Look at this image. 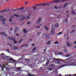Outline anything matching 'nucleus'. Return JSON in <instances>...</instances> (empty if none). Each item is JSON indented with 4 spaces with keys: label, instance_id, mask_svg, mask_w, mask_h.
Returning <instances> with one entry per match:
<instances>
[{
    "label": "nucleus",
    "instance_id": "nucleus-43",
    "mask_svg": "<svg viewBox=\"0 0 76 76\" xmlns=\"http://www.w3.org/2000/svg\"><path fill=\"white\" fill-rule=\"evenodd\" d=\"M2 35H5V33L4 32H2Z\"/></svg>",
    "mask_w": 76,
    "mask_h": 76
},
{
    "label": "nucleus",
    "instance_id": "nucleus-22",
    "mask_svg": "<svg viewBox=\"0 0 76 76\" xmlns=\"http://www.w3.org/2000/svg\"><path fill=\"white\" fill-rule=\"evenodd\" d=\"M30 16H31V15H29L27 17V18H26V20L29 19V18L30 17Z\"/></svg>",
    "mask_w": 76,
    "mask_h": 76
},
{
    "label": "nucleus",
    "instance_id": "nucleus-55",
    "mask_svg": "<svg viewBox=\"0 0 76 76\" xmlns=\"http://www.w3.org/2000/svg\"><path fill=\"white\" fill-rule=\"evenodd\" d=\"M12 19H10L9 20V21H10V22H12Z\"/></svg>",
    "mask_w": 76,
    "mask_h": 76
},
{
    "label": "nucleus",
    "instance_id": "nucleus-37",
    "mask_svg": "<svg viewBox=\"0 0 76 76\" xmlns=\"http://www.w3.org/2000/svg\"><path fill=\"white\" fill-rule=\"evenodd\" d=\"M14 44H17L18 42L16 40H15L14 41Z\"/></svg>",
    "mask_w": 76,
    "mask_h": 76
},
{
    "label": "nucleus",
    "instance_id": "nucleus-44",
    "mask_svg": "<svg viewBox=\"0 0 76 76\" xmlns=\"http://www.w3.org/2000/svg\"><path fill=\"white\" fill-rule=\"evenodd\" d=\"M36 28H40V26H37V27H36Z\"/></svg>",
    "mask_w": 76,
    "mask_h": 76
},
{
    "label": "nucleus",
    "instance_id": "nucleus-29",
    "mask_svg": "<svg viewBox=\"0 0 76 76\" xmlns=\"http://www.w3.org/2000/svg\"><path fill=\"white\" fill-rule=\"evenodd\" d=\"M64 52H65V53H67V50H66V48H64Z\"/></svg>",
    "mask_w": 76,
    "mask_h": 76
},
{
    "label": "nucleus",
    "instance_id": "nucleus-50",
    "mask_svg": "<svg viewBox=\"0 0 76 76\" xmlns=\"http://www.w3.org/2000/svg\"><path fill=\"white\" fill-rule=\"evenodd\" d=\"M11 18H12V19H13V18H14V16L12 15L11 16Z\"/></svg>",
    "mask_w": 76,
    "mask_h": 76
},
{
    "label": "nucleus",
    "instance_id": "nucleus-25",
    "mask_svg": "<svg viewBox=\"0 0 76 76\" xmlns=\"http://www.w3.org/2000/svg\"><path fill=\"white\" fill-rule=\"evenodd\" d=\"M10 39L11 40H13V41H15V39H14V37H12Z\"/></svg>",
    "mask_w": 76,
    "mask_h": 76
},
{
    "label": "nucleus",
    "instance_id": "nucleus-64",
    "mask_svg": "<svg viewBox=\"0 0 76 76\" xmlns=\"http://www.w3.org/2000/svg\"><path fill=\"white\" fill-rule=\"evenodd\" d=\"M74 44H76V41H75L74 42Z\"/></svg>",
    "mask_w": 76,
    "mask_h": 76
},
{
    "label": "nucleus",
    "instance_id": "nucleus-56",
    "mask_svg": "<svg viewBox=\"0 0 76 76\" xmlns=\"http://www.w3.org/2000/svg\"><path fill=\"white\" fill-rule=\"evenodd\" d=\"M10 30L11 31H12V30H13V28H10Z\"/></svg>",
    "mask_w": 76,
    "mask_h": 76
},
{
    "label": "nucleus",
    "instance_id": "nucleus-31",
    "mask_svg": "<svg viewBox=\"0 0 76 76\" xmlns=\"http://www.w3.org/2000/svg\"><path fill=\"white\" fill-rule=\"evenodd\" d=\"M28 75L29 76H34V75L32 74H28L27 75L28 76Z\"/></svg>",
    "mask_w": 76,
    "mask_h": 76
},
{
    "label": "nucleus",
    "instance_id": "nucleus-27",
    "mask_svg": "<svg viewBox=\"0 0 76 76\" xmlns=\"http://www.w3.org/2000/svg\"><path fill=\"white\" fill-rule=\"evenodd\" d=\"M53 31H54V29L53 28H52L51 29V32H53Z\"/></svg>",
    "mask_w": 76,
    "mask_h": 76
},
{
    "label": "nucleus",
    "instance_id": "nucleus-47",
    "mask_svg": "<svg viewBox=\"0 0 76 76\" xmlns=\"http://www.w3.org/2000/svg\"><path fill=\"white\" fill-rule=\"evenodd\" d=\"M60 34H62V32H60V33H58V35H60Z\"/></svg>",
    "mask_w": 76,
    "mask_h": 76
},
{
    "label": "nucleus",
    "instance_id": "nucleus-4",
    "mask_svg": "<svg viewBox=\"0 0 76 76\" xmlns=\"http://www.w3.org/2000/svg\"><path fill=\"white\" fill-rule=\"evenodd\" d=\"M15 30H14V33L15 34L16 33V32H18V28L17 27H15L14 28Z\"/></svg>",
    "mask_w": 76,
    "mask_h": 76
},
{
    "label": "nucleus",
    "instance_id": "nucleus-20",
    "mask_svg": "<svg viewBox=\"0 0 76 76\" xmlns=\"http://www.w3.org/2000/svg\"><path fill=\"white\" fill-rule=\"evenodd\" d=\"M41 17H40L38 20V21L39 22H40L41 21Z\"/></svg>",
    "mask_w": 76,
    "mask_h": 76
},
{
    "label": "nucleus",
    "instance_id": "nucleus-40",
    "mask_svg": "<svg viewBox=\"0 0 76 76\" xmlns=\"http://www.w3.org/2000/svg\"><path fill=\"white\" fill-rule=\"evenodd\" d=\"M46 5H47V4H42V6H46Z\"/></svg>",
    "mask_w": 76,
    "mask_h": 76
},
{
    "label": "nucleus",
    "instance_id": "nucleus-51",
    "mask_svg": "<svg viewBox=\"0 0 76 76\" xmlns=\"http://www.w3.org/2000/svg\"><path fill=\"white\" fill-rule=\"evenodd\" d=\"M11 50H13V48L12 46H11Z\"/></svg>",
    "mask_w": 76,
    "mask_h": 76
},
{
    "label": "nucleus",
    "instance_id": "nucleus-35",
    "mask_svg": "<svg viewBox=\"0 0 76 76\" xmlns=\"http://www.w3.org/2000/svg\"><path fill=\"white\" fill-rule=\"evenodd\" d=\"M51 33L52 34H53V35H54V34H55V32H54V31H52Z\"/></svg>",
    "mask_w": 76,
    "mask_h": 76
},
{
    "label": "nucleus",
    "instance_id": "nucleus-17",
    "mask_svg": "<svg viewBox=\"0 0 76 76\" xmlns=\"http://www.w3.org/2000/svg\"><path fill=\"white\" fill-rule=\"evenodd\" d=\"M58 24H56L55 25V28H58Z\"/></svg>",
    "mask_w": 76,
    "mask_h": 76
},
{
    "label": "nucleus",
    "instance_id": "nucleus-58",
    "mask_svg": "<svg viewBox=\"0 0 76 76\" xmlns=\"http://www.w3.org/2000/svg\"><path fill=\"white\" fill-rule=\"evenodd\" d=\"M33 9H36V7H33Z\"/></svg>",
    "mask_w": 76,
    "mask_h": 76
},
{
    "label": "nucleus",
    "instance_id": "nucleus-12",
    "mask_svg": "<svg viewBox=\"0 0 76 76\" xmlns=\"http://www.w3.org/2000/svg\"><path fill=\"white\" fill-rule=\"evenodd\" d=\"M50 68H51L52 67H54V65H50Z\"/></svg>",
    "mask_w": 76,
    "mask_h": 76
},
{
    "label": "nucleus",
    "instance_id": "nucleus-13",
    "mask_svg": "<svg viewBox=\"0 0 76 76\" xmlns=\"http://www.w3.org/2000/svg\"><path fill=\"white\" fill-rule=\"evenodd\" d=\"M58 54L59 55H63V53H62V52H59L58 53Z\"/></svg>",
    "mask_w": 76,
    "mask_h": 76
},
{
    "label": "nucleus",
    "instance_id": "nucleus-36",
    "mask_svg": "<svg viewBox=\"0 0 76 76\" xmlns=\"http://www.w3.org/2000/svg\"><path fill=\"white\" fill-rule=\"evenodd\" d=\"M41 34V33L40 32H38L37 33V35L39 36L40 35V34Z\"/></svg>",
    "mask_w": 76,
    "mask_h": 76
},
{
    "label": "nucleus",
    "instance_id": "nucleus-49",
    "mask_svg": "<svg viewBox=\"0 0 76 76\" xmlns=\"http://www.w3.org/2000/svg\"><path fill=\"white\" fill-rule=\"evenodd\" d=\"M40 22L39 21H37V24H38Z\"/></svg>",
    "mask_w": 76,
    "mask_h": 76
},
{
    "label": "nucleus",
    "instance_id": "nucleus-42",
    "mask_svg": "<svg viewBox=\"0 0 76 76\" xmlns=\"http://www.w3.org/2000/svg\"><path fill=\"white\" fill-rule=\"evenodd\" d=\"M5 50L7 51L8 53H9V50L8 49H7Z\"/></svg>",
    "mask_w": 76,
    "mask_h": 76
},
{
    "label": "nucleus",
    "instance_id": "nucleus-11",
    "mask_svg": "<svg viewBox=\"0 0 76 76\" xmlns=\"http://www.w3.org/2000/svg\"><path fill=\"white\" fill-rule=\"evenodd\" d=\"M6 20V19H2L1 20V22H4V21H5Z\"/></svg>",
    "mask_w": 76,
    "mask_h": 76
},
{
    "label": "nucleus",
    "instance_id": "nucleus-18",
    "mask_svg": "<svg viewBox=\"0 0 76 76\" xmlns=\"http://www.w3.org/2000/svg\"><path fill=\"white\" fill-rule=\"evenodd\" d=\"M70 54H66V57H70Z\"/></svg>",
    "mask_w": 76,
    "mask_h": 76
},
{
    "label": "nucleus",
    "instance_id": "nucleus-5",
    "mask_svg": "<svg viewBox=\"0 0 76 76\" xmlns=\"http://www.w3.org/2000/svg\"><path fill=\"white\" fill-rule=\"evenodd\" d=\"M56 64H61V62L59 61H56Z\"/></svg>",
    "mask_w": 76,
    "mask_h": 76
},
{
    "label": "nucleus",
    "instance_id": "nucleus-54",
    "mask_svg": "<svg viewBox=\"0 0 76 76\" xmlns=\"http://www.w3.org/2000/svg\"><path fill=\"white\" fill-rule=\"evenodd\" d=\"M0 67H1V68H2V67H3V66L1 65H0Z\"/></svg>",
    "mask_w": 76,
    "mask_h": 76
},
{
    "label": "nucleus",
    "instance_id": "nucleus-52",
    "mask_svg": "<svg viewBox=\"0 0 76 76\" xmlns=\"http://www.w3.org/2000/svg\"><path fill=\"white\" fill-rule=\"evenodd\" d=\"M24 46H25V47H27V46H28V45L27 44L24 45Z\"/></svg>",
    "mask_w": 76,
    "mask_h": 76
},
{
    "label": "nucleus",
    "instance_id": "nucleus-30",
    "mask_svg": "<svg viewBox=\"0 0 76 76\" xmlns=\"http://www.w3.org/2000/svg\"><path fill=\"white\" fill-rule=\"evenodd\" d=\"M16 69H18V70H20V67H17Z\"/></svg>",
    "mask_w": 76,
    "mask_h": 76
},
{
    "label": "nucleus",
    "instance_id": "nucleus-14",
    "mask_svg": "<svg viewBox=\"0 0 76 76\" xmlns=\"http://www.w3.org/2000/svg\"><path fill=\"white\" fill-rule=\"evenodd\" d=\"M45 28L46 31H48V27H47V26H45Z\"/></svg>",
    "mask_w": 76,
    "mask_h": 76
},
{
    "label": "nucleus",
    "instance_id": "nucleus-7",
    "mask_svg": "<svg viewBox=\"0 0 76 76\" xmlns=\"http://www.w3.org/2000/svg\"><path fill=\"white\" fill-rule=\"evenodd\" d=\"M66 45H67L68 46V47H70L71 45V44H70V43H69V42H67L66 43Z\"/></svg>",
    "mask_w": 76,
    "mask_h": 76
},
{
    "label": "nucleus",
    "instance_id": "nucleus-28",
    "mask_svg": "<svg viewBox=\"0 0 76 76\" xmlns=\"http://www.w3.org/2000/svg\"><path fill=\"white\" fill-rule=\"evenodd\" d=\"M67 5V3H66L64 4V7H66Z\"/></svg>",
    "mask_w": 76,
    "mask_h": 76
},
{
    "label": "nucleus",
    "instance_id": "nucleus-63",
    "mask_svg": "<svg viewBox=\"0 0 76 76\" xmlns=\"http://www.w3.org/2000/svg\"><path fill=\"white\" fill-rule=\"evenodd\" d=\"M74 12H75V11H74V10L72 11V13H73Z\"/></svg>",
    "mask_w": 76,
    "mask_h": 76
},
{
    "label": "nucleus",
    "instance_id": "nucleus-16",
    "mask_svg": "<svg viewBox=\"0 0 76 76\" xmlns=\"http://www.w3.org/2000/svg\"><path fill=\"white\" fill-rule=\"evenodd\" d=\"M49 62H50V61L48 60H47V63L46 64V65H48Z\"/></svg>",
    "mask_w": 76,
    "mask_h": 76
},
{
    "label": "nucleus",
    "instance_id": "nucleus-23",
    "mask_svg": "<svg viewBox=\"0 0 76 76\" xmlns=\"http://www.w3.org/2000/svg\"><path fill=\"white\" fill-rule=\"evenodd\" d=\"M36 49H37V48H35L33 49V50H32V52H33V51H35Z\"/></svg>",
    "mask_w": 76,
    "mask_h": 76
},
{
    "label": "nucleus",
    "instance_id": "nucleus-19",
    "mask_svg": "<svg viewBox=\"0 0 76 76\" xmlns=\"http://www.w3.org/2000/svg\"><path fill=\"white\" fill-rule=\"evenodd\" d=\"M22 41H23V39H21L20 41H18L19 44H20V43L21 42H22Z\"/></svg>",
    "mask_w": 76,
    "mask_h": 76
},
{
    "label": "nucleus",
    "instance_id": "nucleus-53",
    "mask_svg": "<svg viewBox=\"0 0 76 76\" xmlns=\"http://www.w3.org/2000/svg\"><path fill=\"white\" fill-rule=\"evenodd\" d=\"M5 57H4V56H3V60H4V59H5Z\"/></svg>",
    "mask_w": 76,
    "mask_h": 76
},
{
    "label": "nucleus",
    "instance_id": "nucleus-21",
    "mask_svg": "<svg viewBox=\"0 0 76 76\" xmlns=\"http://www.w3.org/2000/svg\"><path fill=\"white\" fill-rule=\"evenodd\" d=\"M56 60H60V61H63V60H62L61 59L57 58L56 59Z\"/></svg>",
    "mask_w": 76,
    "mask_h": 76
},
{
    "label": "nucleus",
    "instance_id": "nucleus-32",
    "mask_svg": "<svg viewBox=\"0 0 76 76\" xmlns=\"http://www.w3.org/2000/svg\"><path fill=\"white\" fill-rule=\"evenodd\" d=\"M75 30H74L72 31H71L70 32L71 34H72V33H73V32H75Z\"/></svg>",
    "mask_w": 76,
    "mask_h": 76
},
{
    "label": "nucleus",
    "instance_id": "nucleus-3",
    "mask_svg": "<svg viewBox=\"0 0 76 76\" xmlns=\"http://www.w3.org/2000/svg\"><path fill=\"white\" fill-rule=\"evenodd\" d=\"M7 60H9V61H10L11 60V61H13V62H17L18 61L17 60H15L13 58H8Z\"/></svg>",
    "mask_w": 76,
    "mask_h": 76
},
{
    "label": "nucleus",
    "instance_id": "nucleus-26",
    "mask_svg": "<svg viewBox=\"0 0 76 76\" xmlns=\"http://www.w3.org/2000/svg\"><path fill=\"white\" fill-rule=\"evenodd\" d=\"M64 65H62L59 66V68L61 69V68H62V67H64Z\"/></svg>",
    "mask_w": 76,
    "mask_h": 76
},
{
    "label": "nucleus",
    "instance_id": "nucleus-41",
    "mask_svg": "<svg viewBox=\"0 0 76 76\" xmlns=\"http://www.w3.org/2000/svg\"><path fill=\"white\" fill-rule=\"evenodd\" d=\"M58 43V41H56V42H55L54 44H57Z\"/></svg>",
    "mask_w": 76,
    "mask_h": 76
},
{
    "label": "nucleus",
    "instance_id": "nucleus-59",
    "mask_svg": "<svg viewBox=\"0 0 76 76\" xmlns=\"http://www.w3.org/2000/svg\"><path fill=\"white\" fill-rule=\"evenodd\" d=\"M3 23L4 25H5V24H6V23H5V22H4Z\"/></svg>",
    "mask_w": 76,
    "mask_h": 76
},
{
    "label": "nucleus",
    "instance_id": "nucleus-62",
    "mask_svg": "<svg viewBox=\"0 0 76 76\" xmlns=\"http://www.w3.org/2000/svg\"><path fill=\"white\" fill-rule=\"evenodd\" d=\"M68 75H69V76H71V75H66V76H68Z\"/></svg>",
    "mask_w": 76,
    "mask_h": 76
},
{
    "label": "nucleus",
    "instance_id": "nucleus-6",
    "mask_svg": "<svg viewBox=\"0 0 76 76\" xmlns=\"http://www.w3.org/2000/svg\"><path fill=\"white\" fill-rule=\"evenodd\" d=\"M25 17H24L23 18H19V20H25Z\"/></svg>",
    "mask_w": 76,
    "mask_h": 76
},
{
    "label": "nucleus",
    "instance_id": "nucleus-57",
    "mask_svg": "<svg viewBox=\"0 0 76 76\" xmlns=\"http://www.w3.org/2000/svg\"><path fill=\"white\" fill-rule=\"evenodd\" d=\"M49 70H50V71H51L53 70V69H49Z\"/></svg>",
    "mask_w": 76,
    "mask_h": 76
},
{
    "label": "nucleus",
    "instance_id": "nucleus-60",
    "mask_svg": "<svg viewBox=\"0 0 76 76\" xmlns=\"http://www.w3.org/2000/svg\"><path fill=\"white\" fill-rule=\"evenodd\" d=\"M23 58H20L19 59V60H21V59H22Z\"/></svg>",
    "mask_w": 76,
    "mask_h": 76
},
{
    "label": "nucleus",
    "instance_id": "nucleus-9",
    "mask_svg": "<svg viewBox=\"0 0 76 76\" xmlns=\"http://www.w3.org/2000/svg\"><path fill=\"white\" fill-rule=\"evenodd\" d=\"M50 43H51V41L49 40L46 43V44L47 45H50Z\"/></svg>",
    "mask_w": 76,
    "mask_h": 76
},
{
    "label": "nucleus",
    "instance_id": "nucleus-15",
    "mask_svg": "<svg viewBox=\"0 0 76 76\" xmlns=\"http://www.w3.org/2000/svg\"><path fill=\"white\" fill-rule=\"evenodd\" d=\"M68 20V19L67 18H66L65 21H64V22H65V23H67V21Z\"/></svg>",
    "mask_w": 76,
    "mask_h": 76
},
{
    "label": "nucleus",
    "instance_id": "nucleus-45",
    "mask_svg": "<svg viewBox=\"0 0 76 76\" xmlns=\"http://www.w3.org/2000/svg\"><path fill=\"white\" fill-rule=\"evenodd\" d=\"M4 11V12H6V10H7V11H8V10L7 9H6V10H3Z\"/></svg>",
    "mask_w": 76,
    "mask_h": 76
},
{
    "label": "nucleus",
    "instance_id": "nucleus-61",
    "mask_svg": "<svg viewBox=\"0 0 76 76\" xmlns=\"http://www.w3.org/2000/svg\"><path fill=\"white\" fill-rule=\"evenodd\" d=\"M21 10H23V7H22L20 8Z\"/></svg>",
    "mask_w": 76,
    "mask_h": 76
},
{
    "label": "nucleus",
    "instance_id": "nucleus-1",
    "mask_svg": "<svg viewBox=\"0 0 76 76\" xmlns=\"http://www.w3.org/2000/svg\"><path fill=\"white\" fill-rule=\"evenodd\" d=\"M49 35H50V34H44L42 35L43 37L45 38H47Z\"/></svg>",
    "mask_w": 76,
    "mask_h": 76
},
{
    "label": "nucleus",
    "instance_id": "nucleus-24",
    "mask_svg": "<svg viewBox=\"0 0 76 76\" xmlns=\"http://www.w3.org/2000/svg\"><path fill=\"white\" fill-rule=\"evenodd\" d=\"M14 15L15 16H16V17H19V16L17 14H14Z\"/></svg>",
    "mask_w": 76,
    "mask_h": 76
},
{
    "label": "nucleus",
    "instance_id": "nucleus-2",
    "mask_svg": "<svg viewBox=\"0 0 76 76\" xmlns=\"http://www.w3.org/2000/svg\"><path fill=\"white\" fill-rule=\"evenodd\" d=\"M60 1V0H57L56 1H51L49 3L50 4H51L52 2H54V3H59Z\"/></svg>",
    "mask_w": 76,
    "mask_h": 76
},
{
    "label": "nucleus",
    "instance_id": "nucleus-46",
    "mask_svg": "<svg viewBox=\"0 0 76 76\" xmlns=\"http://www.w3.org/2000/svg\"><path fill=\"white\" fill-rule=\"evenodd\" d=\"M71 9H72V10H74V8H73V7H72L71 8Z\"/></svg>",
    "mask_w": 76,
    "mask_h": 76
},
{
    "label": "nucleus",
    "instance_id": "nucleus-8",
    "mask_svg": "<svg viewBox=\"0 0 76 76\" xmlns=\"http://www.w3.org/2000/svg\"><path fill=\"white\" fill-rule=\"evenodd\" d=\"M23 31L24 33H26L27 32V31H26V29L24 28L23 30Z\"/></svg>",
    "mask_w": 76,
    "mask_h": 76
},
{
    "label": "nucleus",
    "instance_id": "nucleus-34",
    "mask_svg": "<svg viewBox=\"0 0 76 76\" xmlns=\"http://www.w3.org/2000/svg\"><path fill=\"white\" fill-rule=\"evenodd\" d=\"M62 7H63V6H62V5H61L59 6V9H61V8Z\"/></svg>",
    "mask_w": 76,
    "mask_h": 76
},
{
    "label": "nucleus",
    "instance_id": "nucleus-38",
    "mask_svg": "<svg viewBox=\"0 0 76 76\" xmlns=\"http://www.w3.org/2000/svg\"><path fill=\"white\" fill-rule=\"evenodd\" d=\"M31 22L30 21H28V22L27 23V24L28 25L29 24H30Z\"/></svg>",
    "mask_w": 76,
    "mask_h": 76
},
{
    "label": "nucleus",
    "instance_id": "nucleus-39",
    "mask_svg": "<svg viewBox=\"0 0 76 76\" xmlns=\"http://www.w3.org/2000/svg\"><path fill=\"white\" fill-rule=\"evenodd\" d=\"M54 9H57L58 8L57 7V6H55L54 7Z\"/></svg>",
    "mask_w": 76,
    "mask_h": 76
},
{
    "label": "nucleus",
    "instance_id": "nucleus-48",
    "mask_svg": "<svg viewBox=\"0 0 76 76\" xmlns=\"http://www.w3.org/2000/svg\"><path fill=\"white\" fill-rule=\"evenodd\" d=\"M40 7H42L43 6H42V4H40Z\"/></svg>",
    "mask_w": 76,
    "mask_h": 76
},
{
    "label": "nucleus",
    "instance_id": "nucleus-33",
    "mask_svg": "<svg viewBox=\"0 0 76 76\" xmlns=\"http://www.w3.org/2000/svg\"><path fill=\"white\" fill-rule=\"evenodd\" d=\"M0 18H1V19H3V18H4V17L0 16Z\"/></svg>",
    "mask_w": 76,
    "mask_h": 76
},
{
    "label": "nucleus",
    "instance_id": "nucleus-10",
    "mask_svg": "<svg viewBox=\"0 0 76 76\" xmlns=\"http://www.w3.org/2000/svg\"><path fill=\"white\" fill-rule=\"evenodd\" d=\"M18 48H19L16 46H14V47L13 48V50H17Z\"/></svg>",
    "mask_w": 76,
    "mask_h": 76
}]
</instances>
